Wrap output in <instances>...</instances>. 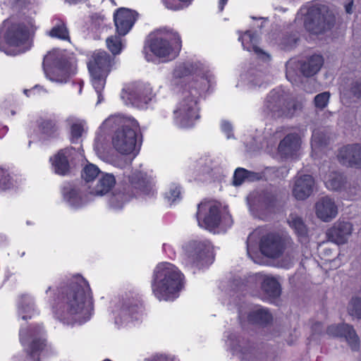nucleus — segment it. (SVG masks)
Listing matches in <instances>:
<instances>
[{
    "mask_svg": "<svg viewBox=\"0 0 361 361\" xmlns=\"http://www.w3.org/2000/svg\"><path fill=\"white\" fill-rule=\"evenodd\" d=\"M60 304L56 312L63 324H81L90 319L93 310L91 290L82 276H75L66 286L61 288Z\"/></svg>",
    "mask_w": 361,
    "mask_h": 361,
    "instance_id": "1",
    "label": "nucleus"
},
{
    "mask_svg": "<svg viewBox=\"0 0 361 361\" xmlns=\"http://www.w3.org/2000/svg\"><path fill=\"white\" fill-rule=\"evenodd\" d=\"M103 129L116 130L112 137L114 147L119 153L129 154L137 150L140 143L138 142L139 124L133 118L118 116H111L102 123Z\"/></svg>",
    "mask_w": 361,
    "mask_h": 361,
    "instance_id": "2",
    "label": "nucleus"
},
{
    "mask_svg": "<svg viewBox=\"0 0 361 361\" xmlns=\"http://www.w3.org/2000/svg\"><path fill=\"white\" fill-rule=\"evenodd\" d=\"M183 275L173 264L161 263L154 271L152 291L159 300H173L183 287Z\"/></svg>",
    "mask_w": 361,
    "mask_h": 361,
    "instance_id": "3",
    "label": "nucleus"
},
{
    "mask_svg": "<svg viewBox=\"0 0 361 361\" xmlns=\"http://www.w3.org/2000/svg\"><path fill=\"white\" fill-rule=\"evenodd\" d=\"M204 87H200L197 81H191L184 87L183 98L176 110L174 119L176 123L181 128H190L200 118L197 100Z\"/></svg>",
    "mask_w": 361,
    "mask_h": 361,
    "instance_id": "4",
    "label": "nucleus"
},
{
    "mask_svg": "<svg viewBox=\"0 0 361 361\" xmlns=\"http://www.w3.org/2000/svg\"><path fill=\"white\" fill-rule=\"evenodd\" d=\"M128 183L123 187L122 190L114 193L109 200L111 207L120 209L126 202L139 192L149 194L152 185L146 174L140 171L133 172L128 177Z\"/></svg>",
    "mask_w": 361,
    "mask_h": 361,
    "instance_id": "5",
    "label": "nucleus"
},
{
    "mask_svg": "<svg viewBox=\"0 0 361 361\" xmlns=\"http://www.w3.org/2000/svg\"><path fill=\"white\" fill-rule=\"evenodd\" d=\"M336 23L334 13L325 5H312L307 8L304 25L313 35H320L331 30Z\"/></svg>",
    "mask_w": 361,
    "mask_h": 361,
    "instance_id": "6",
    "label": "nucleus"
},
{
    "mask_svg": "<svg viewBox=\"0 0 361 361\" xmlns=\"http://www.w3.org/2000/svg\"><path fill=\"white\" fill-rule=\"evenodd\" d=\"M300 105L288 99L281 90H272L267 96L263 111L274 118H291Z\"/></svg>",
    "mask_w": 361,
    "mask_h": 361,
    "instance_id": "7",
    "label": "nucleus"
},
{
    "mask_svg": "<svg viewBox=\"0 0 361 361\" xmlns=\"http://www.w3.org/2000/svg\"><path fill=\"white\" fill-rule=\"evenodd\" d=\"M324 64L321 55L314 54L305 60H290L286 64V75L292 83L300 81V77L310 78L317 74Z\"/></svg>",
    "mask_w": 361,
    "mask_h": 361,
    "instance_id": "8",
    "label": "nucleus"
},
{
    "mask_svg": "<svg viewBox=\"0 0 361 361\" xmlns=\"http://www.w3.org/2000/svg\"><path fill=\"white\" fill-rule=\"evenodd\" d=\"M150 51L159 58L169 56L175 58L181 47V41L177 32H166L157 35L149 39Z\"/></svg>",
    "mask_w": 361,
    "mask_h": 361,
    "instance_id": "9",
    "label": "nucleus"
},
{
    "mask_svg": "<svg viewBox=\"0 0 361 361\" xmlns=\"http://www.w3.org/2000/svg\"><path fill=\"white\" fill-rule=\"evenodd\" d=\"M183 249L186 265L201 269L212 263L211 245L208 242L191 240Z\"/></svg>",
    "mask_w": 361,
    "mask_h": 361,
    "instance_id": "10",
    "label": "nucleus"
},
{
    "mask_svg": "<svg viewBox=\"0 0 361 361\" xmlns=\"http://www.w3.org/2000/svg\"><path fill=\"white\" fill-rule=\"evenodd\" d=\"M113 58L104 51L93 53L87 63L88 70L92 77V82L97 88H101L106 83V78L113 65Z\"/></svg>",
    "mask_w": 361,
    "mask_h": 361,
    "instance_id": "11",
    "label": "nucleus"
},
{
    "mask_svg": "<svg viewBox=\"0 0 361 361\" xmlns=\"http://www.w3.org/2000/svg\"><path fill=\"white\" fill-rule=\"evenodd\" d=\"M41 330L39 326H36L20 331V343L23 346L27 345V348H25V351L27 357L32 361H35V357H37V361H40L38 356L46 347V341L41 338H37Z\"/></svg>",
    "mask_w": 361,
    "mask_h": 361,
    "instance_id": "12",
    "label": "nucleus"
},
{
    "mask_svg": "<svg viewBox=\"0 0 361 361\" xmlns=\"http://www.w3.org/2000/svg\"><path fill=\"white\" fill-rule=\"evenodd\" d=\"M80 158V154L74 147H66L60 149L50 160L56 173L67 176L72 173Z\"/></svg>",
    "mask_w": 361,
    "mask_h": 361,
    "instance_id": "13",
    "label": "nucleus"
},
{
    "mask_svg": "<svg viewBox=\"0 0 361 361\" xmlns=\"http://www.w3.org/2000/svg\"><path fill=\"white\" fill-rule=\"evenodd\" d=\"M288 243L287 237L276 233H269L262 237L259 248L264 256L276 259L282 255Z\"/></svg>",
    "mask_w": 361,
    "mask_h": 361,
    "instance_id": "14",
    "label": "nucleus"
},
{
    "mask_svg": "<svg viewBox=\"0 0 361 361\" xmlns=\"http://www.w3.org/2000/svg\"><path fill=\"white\" fill-rule=\"evenodd\" d=\"M196 216L199 226L210 231L216 228L221 221L219 208L212 202L199 204Z\"/></svg>",
    "mask_w": 361,
    "mask_h": 361,
    "instance_id": "15",
    "label": "nucleus"
},
{
    "mask_svg": "<svg viewBox=\"0 0 361 361\" xmlns=\"http://www.w3.org/2000/svg\"><path fill=\"white\" fill-rule=\"evenodd\" d=\"M8 20L4 22L1 32L4 29H6L4 33V37L8 45L12 47H19L20 45H25L23 51L29 48L27 42L29 40V30L26 25L21 23H14L9 25Z\"/></svg>",
    "mask_w": 361,
    "mask_h": 361,
    "instance_id": "16",
    "label": "nucleus"
},
{
    "mask_svg": "<svg viewBox=\"0 0 361 361\" xmlns=\"http://www.w3.org/2000/svg\"><path fill=\"white\" fill-rule=\"evenodd\" d=\"M48 59V56H45L43 61V69L46 76L51 81L65 83L68 81L71 74V63L65 56L56 57L54 61L51 70H49L45 61Z\"/></svg>",
    "mask_w": 361,
    "mask_h": 361,
    "instance_id": "17",
    "label": "nucleus"
},
{
    "mask_svg": "<svg viewBox=\"0 0 361 361\" xmlns=\"http://www.w3.org/2000/svg\"><path fill=\"white\" fill-rule=\"evenodd\" d=\"M326 334L333 337L344 338L352 350H357L360 347V338L354 327L348 324L343 323L331 324L326 329Z\"/></svg>",
    "mask_w": 361,
    "mask_h": 361,
    "instance_id": "18",
    "label": "nucleus"
},
{
    "mask_svg": "<svg viewBox=\"0 0 361 361\" xmlns=\"http://www.w3.org/2000/svg\"><path fill=\"white\" fill-rule=\"evenodd\" d=\"M315 180L310 174H303L298 172L293 180L292 193L295 199L305 200L314 192Z\"/></svg>",
    "mask_w": 361,
    "mask_h": 361,
    "instance_id": "19",
    "label": "nucleus"
},
{
    "mask_svg": "<svg viewBox=\"0 0 361 361\" xmlns=\"http://www.w3.org/2000/svg\"><path fill=\"white\" fill-rule=\"evenodd\" d=\"M338 159L344 166L361 169V144L355 143L343 146L339 149Z\"/></svg>",
    "mask_w": 361,
    "mask_h": 361,
    "instance_id": "20",
    "label": "nucleus"
},
{
    "mask_svg": "<svg viewBox=\"0 0 361 361\" xmlns=\"http://www.w3.org/2000/svg\"><path fill=\"white\" fill-rule=\"evenodd\" d=\"M149 91L142 85H133L123 90L121 97L126 104L141 107L150 100L147 97Z\"/></svg>",
    "mask_w": 361,
    "mask_h": 361,
    "instance_id": "21",
    "label": "nucleus"
},
{
    "mask_svg": "<svg viewBox=\"0 0 361 361\" xmlns=\"http://www.w3.org/2000/svg\"><path fill=\"white\" fill-rule=\"evenodd\" d=\"M138 13L133 10L121 8L114 14L116 31L120 36L126 35L133 26Z\"/></svg>",
    "mask_w": 361,
    "mask_h": 361,
    "instance_id": "22",
    "label": "nucleus"
},
{
    "mask_svg": "<svg viewBox=\"0 0 361 361\" xmlns=\"http://www.w3.org/2000/svg\"><path fill=\"white\" fill-rule=\"evenodd\" d=\"M285 198V192L276 189H267L259 192L257 202L261 209H269L282 206Z\"/></svg>",
    "mask_w": 361,
    "mask_h": 361,
    "instance_id": "23",
    "label": "nucleus"
},
{
    "mask_svg": "<svg viewBox=\"0 0 361 361\" xmlns=\"http://www.w3.org/2000/svg\"><path fill=\"white\" fill-rule=\"evenodd\" d=\"M353 231V225L348 221H337L330 228L326 235L329 240L337 245L345 244Z\"/></svg>",
    "mask_w": 361,
    "mask_h": 361,
    "instance_id": "24",
    "label": "nucleus"
},
{
    "mask_svg": "<svg viewBox=\"0 0 361 361\" xmlns=\"http://www.w3.org/2000/svg\"><path fill=\"white\" fill-rule=\"evenodd\" d=\"M116 185V178L112 173L102 172L92 185H87L90 194L103 196L108 194Z\"/></svg>",
    "mask_w": 361,
    "mask_h": 361,
    "instance_id": "25",
    "label": "nucleus"
},
{
    "mask_svg": "<svg viewBox=\"0 0 361 361\" xmlns=\"http://www.w3.org/2000/svg\"><path fill=\"white\" fill-rule=\"evenodd\" d=\"M315 209L317 217L325 222L331 221L338 214V207L334 200L328 196L317 201Z\"/></svg>",
    "mask_w": 361,
    "mask_h": 361,
    "instance_id": "26",
    "label": "nucleus"
},
{
    "mask_svg": "<svg viewBox=\"0 0 361 361\" xmlns=\"http://www.w3.org/2000/svg\"><path fill=\"white\" fill-rule=\"evenodd\" d=\"M301 137L299 134L292 133L286 135L278 146V152L283 157H291L300 149Z\"/></svg>",
    "mask_w": 361,
    "mask_h": 361,
    "instance_id": "27",
    "label": "nucleus"
},
{
    "mask_svg": "<svg viewBox=\"0 0 361 361\" xmlns=\"http://www.w3.org/2000/svg\"><path fill=\"white\" fill-rule=\"evenodd\" d=\"M228 345L235 353H241L245 359H249L255 350V345L250 341L235 334L228 336Z\"/></svg>",
    "mask_w": 361,
    "mask_h": 361,
    "instance_id": "28",
    "label": "nucleus"
},
{
    "mask_svg": "<svg viewBox=\"0 0 361 361\" xmlns=\"http://www.w3.org/2000/svg\"><path fill=\"white\" fill-rule=\"evenodd\" d=\"M247 320L252 324L266 326L272 321V315L268 309L257 307L250 311L247 315Z\"/></svg>",
    "mask_w": 361,
    "mask_h": 361,
    "instance_id": "29",
    "label": "nucleus"
},
{
    "mask_svg": "<svg viewBox=\"0 0 361 361\" xmlns=\"http://www.w3.org/2000/svg\"><path fill=\"white\" fill-rule=\"evenodd\" d=\"M240 40H241L245 49H247L249 51H253L257 56L262 59L269 57V55L257 47V44L258 39L255 33L250 30L246 31L244 35L240 37Z\"/></svg>",
    "mask_w": 361,
    "mask_h": 361,
    "instance_id": "30",
    "label": "nucleus"
},
{
    "mask_svg": "<svg viewBox=\"0 0 361 361\" xmlns=\"http://www.w3.org/2000/svg\"><path fill=\"white\" fill-rule=\"evenodd\" d=\"M140 302L134 298H123L119 302L118 307L120 308L119 315L121 320L126 319L129 317H132L137 312ZM122 322V321H120Z\"/></svg>",
    "mask_w": 361,
    "mask_h": 361,
    "instance_id": "31",
    "label": "nucleus"
},
{
    "mask_svg": "<svg viewBox=\"0 0 361 361\" xmlns=\"http://www.w3.org/2000/svg\"><path fill=\"white\" fill-rule=\"evenodd\" d=\"M261 288L266 295L269 298H276L281 294L279 283L271 276H266L263 278Z\"/></svg>",
    "mask_w": 361,
    "mask_h": 361,
    "instance_id": "32",
    "label": "nucleus"
},
{
    "mask_svg": "<svg viewBox=\"0 0 361 361\" xmlns=\"http://www.w3.org/2000/svg\"><path fill=\"white\" fill-rule=\"evenodd\" d=\"M287 221L298 236L305 237L307 235V227L301 216L295 213H292L288 216Z\"/></svg>",
    "mask_w": 361,
    "mask_h": 361,
    "instance_id": "33",
    "label": "nucleus"
},
{
    "mask_svg": "<svg viewBox=\"0 0 361 361\" xmlns=\"http://www.w3.org/2000/svg\"><path fill=\"white\" fill-rule=\"evenodd\" d=\"M258 173L250 171L243 168L235 169L233 177V185L235 186L241 185L245 181H253L258 179Z\"/></svg>",
    "mask_w": 361,
    "mask_h": 361,
    "instance_id": "34",
    "label": "nucleus"
},
{
    "mask_svg": "<svg viewBox=\"0 0 361 361\" xmlns=\"http://www.w3.org/2000/svg\"><path fill=\"white\" fill-rule=\"evenodd\" d=\"M101 173L102 171L96 165L87 163L81 171V177L87 185H92Z\"/></svg>",
    "mask_w": 361,
    "mask_h": 361,
    "instance_id": "35",
    "label": "nucleus"
},
{
    "mask_svg": "<svg viewBox=\"0 0 361 361\" xmlns=\"http://www.w3.org/2000/svg\"><path fill=\"white\" fill-rule=\"evenodd\" d=\"M64 200L73 207H80L85 202L79 195L78 191L71 186H66L63 189Z\"/></svg>",
    "mask_w": 361,
    "mask_h": 361,
    "instance_id": "36",
    "label": "nucleus"
},
{
    "mask_svg": "<svg viewBox=\"0 0 361 361\" xmlns=\"http://www.w3.org/2000/svg\"><path fill=\"white\" fill-rule=\"evenodd\" d=\"M300 40L299 34L297 32H286L283 35L279 42V47L285 51L295 49Z\"/></svg>",
    "mask_w": 361,
    "mask_h": 361,
    "instance_id": "37",
    "label": "nucleus"
},
{
    "mask_svg": "<svg viewBox=\"0 0 361 361\" xmlns=\"http://www.w3.org/2000/svg\"><path fill=\"white\" fill-rule=\"evenodd\" d=\"M39 131L47 137H54L58 130L56 121L52 119H42L38 124Z\"/></svg>",
    "mask_w": 361,
    "mask_h": 361,
    "instance_id": "38",
    "label": "nucleus"
},
{
    "mask_svg": "<svg viewBox=\"0 0 361 361\" xmlns=\"http://www.w3.org/2000/svg\"><path fill=\"white\" fill-rule=\"evenodd\" d=\"M48 34L51 37L70 41L69 32L66 24L61 20L57 21L56 25L49 31Z\"/></svg>",
    "mask_w": 361,
    "mask_h": 361,
    "instance_id": "39",
    "label": "nucleus"
},
{
    "mask_svg": "<svg viewBox=\"0 0 361 361\" xmlns=\"http://www.w3.org/2000/svg\"><path fill=\"white\" fill-rule=\"evenodd\" d=\"M19 313L22 314L23 319L31 317L33 311V305L31 299L27 295H22L18 305Z\"/></svg>",
    "mask_w": 361,
    "mask_h": 361,
    "instance_id": "40",
    "label": "nucleus"
},
{
    "mask_svg": "<svg viewBox=\"0 0 361 361\" xmlns=\"http://www.w3.org/2000/svg\"><path fill=\"white\" fill-rule=\"evenodd\" d=\"M345 183V178L343 175L338 173H332L326 182V187L333 190H341Z\"/></svg>",
    "mask_w": 361,
    "mask_h": 361,
    "instance_id": "41",
    "label": "nucleus"
},
{
    "mask_svg": "<svg viewBox=\"0 0 361 361\" xmlns=\"http://www.w3.org/2000/svg\"><path fill=\"white\" fill-rule=\"evenodd\" d=\"M343 95L349 98L361 99V80L353 81L344 91Z\"/></svg>",
    "mask_w": 361,
    "mask_h": 361,
    "instance_id": "42",
    "label": "nucleus"
},
{
    "mask_svg": "<svg viewBox=\"0 0 361 361\" xmlns=\"http://www.w3.org/2000/svg\"><path fill=\"white\" fill-rule=\"evenodd\" d=\"M106 45L109 51L114 54H118L122 49V44L119 36H111L106 39Z\"/></svg>",
    "mask_w": 361,
    "mask_h": 361,
    "instance_id": "43",
    "label": "nucleus"
},
{
    "mask_svg": "<svg viewBox=\"0 0 361 361\" xmlns=\"http://www.w3.org/2000/svg\"><path fill=\"white\" fill-rule=\"evenodd\" d=\"M194 71V66L189 63H184L176 68L173 75L176 78H183L190 75Z\"/></svg>",
    "mask_w": 361,
    "mask_h": 361,
    "instance_id": "44",
    "label": "nucleus"
},
{
    "mask_svg": "<svg viewBox=\"0 0 361 361\" xmlns=\"http://www.w3.org/2000/svg\"><path fill=\"white\" fill-rule=\"evenodd\" d=\"M13 185L11 178L8 171L0 167V190L9 189Z\"/></svg>",
    "mask_w": 361,
    "mask_h": 361,
    "instance_id": "45",
    "label": "nucleus"
},
{
    "mask_svg": "<svg viewBox=\"0 0 361 361\" xmlns=\"http://www.w3.org/2000/svg\"><path fill=\"white\" fill-rule=\"evenodd\" d=\"M84 131L83 124L82 123H72L71 126V140L72 142L78 141L82 136Z\"/></svg>",
    "mask_w": 361,
    "mask_h": 361,
    "instance_id": "46",
    "label": "nucleus"
},
{
    "mask_svg": "<svg viewBox=\"0 0 361 361\" xmlns=\"http://www.w3.org/2000/svg\"><path fill=\"white\" fill-rule=\"evenodd\" d=\"M330 93L329 92H324L317 94L314 99L316 107L323 109L325 108L329 100Z\"/></svg>",
    "mask_w": 361,
    "mask_h": 361,
    "instance_id": "47",
    "label": "nucleus"
},
{
    "mask_svg": "<svg viewBox=\"0 0 361 361\" xmlns=\"http://www.w3.org/2000/svg\"><path fill=\"white\" fill-rule=\"evenodd\" d=\"M312 142L317 145L322 146L327 144V138L324 133L319 130H314L312 136Z\"/></svg>",
    "mask_w": 361,
    "mask_h": 361,
    "instance_id": "48",
    "label": "nucleus"
},
{
    "mask_svg": "<svg viewBox=\"0 0 361 361\" xmlns=\"http://www.w3.org/2000/svg\"><path fill=\"white\" fill-rule=\"evenodd\" d=\"M180 190L178 186L171 188L169 192L165 195L166 198L171 203L174 202L177 199H180Z\"/></svg>",
    "mask_w": 361,
    "mask_h": 361,
    "instance_id": "49",
    "label": "nucleus"
},
{
    "mask_svg": "<svg viewBox=\"0 0 361 361\" xmlns=\"http://www.w3.org/2000/svg\"><path fill=\"white\" fill-rule=\"evenodd\" d=\"M223 131L226 134L227 138L233 137L232 125L227 121H223L221 124Z\"/></svg>",
    "mask_w": 361,
    "mask_h": 361,
    "instance_id": "50",
    "label": "nucleus"
},
{
    "mask_svg": "<svg viewBox=\"0 0 361 361\" xmlns=\"http://www.w3.org/2000/svg\"><path fill=\"white\" fill-rule=\"evenodd\" d=\"M147 361H176L173 357H169L166 355L157 354L153 355Z\"/></svg>",
    "mask_w": 361,
    "mask_h": 361,
    "instance_id": "51",
    "label": "nucleus"
},
{
    "mask_svg": "<svg viewBox=\"0 0 361 361\" xmlns=\"http://www.w3.org/2000/svg\"><path fill=\"white\" fill-rule=\"evenodd\" d=\"M94 149L97 154H102V153L104 152L105 147H104L103 143H102V142L100 141L99 137H97L95 140Z\"/></svg>",
    "mask_w": 361,
    "mask_h": 361,
    "instance_id": "52",
    "label": "nucleus"
},
{
    "mask_svg": "<svg viewBox=\"0 0 361 361\" xmlns=\"http://www.w3.org/2000/svg\"><path fill=\"white\" fill-rule=\"evenodd\" d=\"M164 4L168 8L178 10L182 8V6L180 4H173L170 2V0H163Z\"/></svg>",
    "mask_w": 361,
    "mask_h": 361,
    "instance_id": "53",
    "label": "nucleus"
},
{
    "mask_svg": "<svg viewBox=\"0 0 361 361\" xmlns=\"http://www.w3.org/2000/svg\"><path fill=\"white\" fill-rule=\"evenodd\" d=\"M323 326L321 322H315L312 326V330L314 334H320L322 332Z\"/></svg>",
    "mask_w": 361,
    "mask_h": 361,
    "instance_id": "54",
    "label": "nucleus"
},
{
    "mask_svg": "<svg viewBox=\"0 0 361 361\" xmlns=\"http://www.w3.org/2000/svg\"><path fill=\"white\" fill-rule=\"evenodd\" d=\"M104 85H102V87L101 88H97L95 85H93L97 93V97H98V100H97V104H99L101 103L102 101H103V96L102 94V90L104 89Z\"/></svg>",
    "mask_w": 361,
    "mask_h": 361,
    "instance_id": "55",
    "label": "nucleus"
},
{
    "mask_svg": "<svg viewBox=\"0 0 361 361\" xmlns=\"http://www.w3.org/2000/svg\"><path fill=\"white\" fill-rule=\"evenodd\" d=\"M353 4V1H351L349 4L345 5V11L347 13H352Z\"/></svg>",
    "mask_w": 361,
    "mask_h": 361,
    "instance_id": "56",
    "label": "nucleus"
},
{
    "mask_svg": "<svg viewBox=\"0 0 361 361\" xmlns=\"http://www.w3.org/2000/svg\"><path fill=\"white\" fill-rule=\"evenodd\" d=\"M73 85H75V86H78V87H79V93H80L82 92V86H83V81L82 80H80L78 82H73Z\"/></svg>",
    "mask_w": 361,
    "mask_h": 361,
    "instance_id": "57",
    "label": "nucleus"
},
{
    "mask_svg": "<svg viewBox=\"0 0 361 361\" xmlns=\"http://www.w3.org/2000/svg\"><path fill=\"white\" fill-rule=\"evenodd\" d=\"M228 0H220L219 1V10L221 11L224 9L225 4L227 3Z\"/></svg>",
    "mask_w": 361,
    "mask_h": 361,
    "instance_id": "58",
    "label": "nucleus"
},
{
    "mask_svg": "<svg viewBox=\"0 0 361 361\" xmlns=\"http://www.w3.org/2000/svg\"><path fill=\"white\" fill-rule=\"evenodd\" d=\"M0 50L4 51L7 54H11V53L10 51H8L7 49H5L4 45H2L1 43H0Z\"/></svg>",
    "mask_w": 361,
    "mask_h": 361,
    "instance_id": "59",
    "label": "nucleus"
},
{
    "mask_svg": "<svg viewBox=\"0 0 361 361\" xmlns=\"http://www.w3.org/2000/svg\"><path fill=\"white\" fill-rule=\"evenodd\" d=\"M146 59L149 61L152 60V56L151 54H145Z\"/></svg>",
    "mask_w": 361,
    "mask_h": 361,
    "instance_id": "60",
    "label": "nucleus"
},
{
    "mask_svg": "<svg viewBox=\"0 0 361 361\" xmlns=\"http://www.w3.org/2000/svg\"><path fill=\"white\" fill-rule=\"evenodd\" d=\"M260 360L259 361H268L269 358H268V356H262V359L259 358Z\"/></svg>",
    "mask_w": 361,
    "mask_h": 361,
    "instance_id": "61",
    "label": "nucleus"
},
{
    "mask_svg": "<svg viewBox=\"0 0 361 361\" xmlns=\"http://www.w3.org/2000/svg\"><path fill=\"white\" fill-rule=\"evenodd\" d=\"M202 78L203 80H207V82H209V80L208 79V76L207 75H204Z\"/></svg>",
    "mask_w": 361,
    "mask_h": 361,
    "instance_id": "62",
    "label": "nucleus"
},
{
    "mask_svg": "<svg viewBox=\"0 0 361 361\" xmlns=\"http://www.w3.org/2000/svg\"><path fill=\"white\" fill-rule=\"evenodd\" d=\"M72 121H73V118H68V119L66 120V121H67L69 124H71V123Z\"/></svg>",
    "mask_w": 361,
    "mask_h": 361,
    "instance_id": "63",
    "label": "nucleus"
},
{
    "mask_svg": "<svg viewBox=\"0 0 361 361\" xmlns=\"http://www.w3.org/2000/svg\"><path fill=\"white\" fill-rule=\"evenodd\" d=\"M104 361H111V360H109V359H106V360H104Z\"/></svg>",
    "mask_w": 361,
    "mask_h": 361,
    "instance_id": "64",
    "label": "nucleus"
}]
</instances>
